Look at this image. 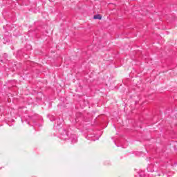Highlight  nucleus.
Segmentation results:
<instances>
[{
  "instance_id": "2",
  "label": "nucleus",
  "mask_w": 177,
  "mask_h": 177,
  "mask_svg": "<svg viewBox=\"0 0 177 177\" xmlns=\"http://www.w3.org/2000/svg\"><path fill=\"white\" fill-rule=\"evenodd\" d=\"M68 136H61V139H62L63 140H66V139H67V137H68Z\"/></svg>"
},
{
  "instance_id": "4",
  "label": "nucleus",
  "mask_w": 177,
  "mask_h": 177,
  "mask_svg": "<svg viewBox=\"0 0 177 177\" xmlns=\"http://www.w3.org/2000/svg\"><path fill=\"white\" fill-rule=\"evenodd\" d=\"M147 171H148V172H153V170L149 169V167H147Z\"/></svg>"
},
{
  "instance_id": "3",
  "label": "nucleus",
  "mask_w": 177,
  "mask_h": 177,
  "mask_svg": "<svg viewBox=\"0 0 177 177\" xmlns=\"http://www.w3.org/2000/svg\"><path fill=\"white\" fill-rule=\"evenodd\" d=\"M72 143H77V138L73 139V140H72Z\"/></svg>"
},
{
  "instance_id": "1",
  "label": "nucleus",
  "mask_w": 177,
  "mask_h": 177,
  "mask_svg": "<svg viewBox=\"0 0 177 177\" xmlns=\"http://www.w3.org/2000/svg\"><path fill=\"white\" fill-rule=\"evenodd\" d=\"M93 19L95 20H96V19L102 20V15H94Z\"/></svg>"
}]
</instances>
